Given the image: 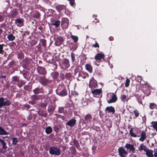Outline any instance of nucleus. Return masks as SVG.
<instances>
[{
	"mask_svg": "<svg viewBox=\"0 0 157 157\" xmlns=\"http://www.w3.org/2000/svg\"><path fill=\"white\" fill-rule=\"evenodd\" d=\"M49 152L50 154L59 155L60 154V151L59 148L54 147H50Z\"/></svg>",
	"mask_w": 157,
	"mask_h": 157,
	"instance_id": "obj_1",
	"label": "nucleus"
},
{
	"mask_svg": "<svg viewBox=\"0 0 157 157\" xmlns=\"http://www.w3.org/2000/svg\"><path fill=\"white\" fill-rule=\"evenodd\" d=\"M108 97L110 96L111 97V98L108 100L107 102L109 103H111L115 102L117 99V97L116 95H115L113 93H111L108 94H107Z\"/></svg>",
	"mask_w": 157,
	"mask_h": 157,
	"instance_id": "obj_2",
	"label": "nucleus"
},
{
	"mask_svg": "<svg viewBox=\"0 0 157 157\" xmlns=\"http://www.w3.org/2000/svg\"><path fill=\"white\" fill-rule=\"evenodd\" d=\"M10 104V102L8 100L4 101V99L2 98H0V108L2 107L3 106L9 105Z\"/></svg>",
	"mask_w": 157,
	"mask_h": 157,
	"instance_id": "obj_3",
	"label": "nucleus"
},
{
	"mask_svg": "<svg viewBox=\"0 0 157 157\" xmlns=\"http://www.w3.org/2000/svg\"><path fill=\"white\" fill-rule=\"evenodd\" d=\"M118 151L119 154L121 157H125L128 154L125 149L121 147L119 148Z\"/></svg>",
	"mask_w": 157,
	"mask_h": 157,
	"instance_id": "obj_4",
	"label": "nucleus"
},
{
	"mask_svg": "<svg viewBox=\"0 0 157 157\" xmlns=\"http://www.w3.org/2000/svg\"><path fill=\"white\" fill-rule=\"evenodd\" d=\"M92 120L91 116L89 114L86 115L85 117L84 123L86 124H90Z\"/></svg>",
	"mask_w": 157,
	"mask_h": 157,
	"instance_id": "obj_5",
	"label": "nucleus"
},
{
	"mask_svg": "<svg viewBox=\"0 0 157 157\" xmlns=\"http://www.w3.org/2000/svg\"><path fill=\"white\" fill-rule=\"evenodd\" d=\"M125 147L129 150V151L132 153L135 152V148L132 145L127 144L125 145Z\"/></svg>",
	"mask_w": 157,
	"mask_h": 157,
	"instance_id": "obj_6",
	"label": "nucleus"
},
{
	"mask_svg": "<svg viewBox=\"0 0 157 157\" xmlns=\"http://www.w3.org/2000/svg\"><path fill=\"white\" fill-rule=\"evenodd\" d=\"M68 20L67 18H64L63 19L62 22V27L66 29L68 26Z\"/></svg>",
	"mask_w": 157,
	"mask_h": 157,
	"instance_id": "obj_7",
	"label": "nucleus"
},
{
	"mask_svg": "<svg viewBox=\"0 0 157 157\" xmlns=\"http://www.w3.org/2000/svg\"><path fill=\"white\" fill-rule=\"evenodd\" d=\"M105 57L104 54L102 53H98L97 54L95 57V59L96 60H101V59H103Z\"/></svg>",
	"mask_w": 157,
	"mask_h": 157,
	"instance_id": "obj_8",
	"label": "nucleus"
},
{
	"mask_svg": "<svg viewBox=\"0 0 157 157\" xmlns=\"http://www.w3.org/2000/svg\"><path fill=\"white\" fill-rule=\"evenodd\" d=\"M105 110L108 113H114L115 111L114 108L112 106L107 107L105 109Z\"/></svg>",
	"mask_w": 157,
	"mask_h": 157,
	"instance_id": "obj_9",
	"label": "nucleus"
},
{
	"mask_svg": "<svg viewBox=\"0 0 157 157\" xmlns=\"http://www.w3.org/2000/svg\"><path fill=\"white\" fill-rule=\"evenodd\" d=\"M76 123V120L75 119H71L67 123V124L71 127L74 126Z\"/></svg>",
	"mask_w": 157,
	"mask_h": 157,
	"instance_id": "obj_10",
	"label": "nucleus"
},
{
	"mask_svg": "<svg viewBox=\"0 0 157 157\" xmlns=\"http://www.w3.org/2000/svg\"><path fill=\"white\" fill-rule=\"evenodd\" d=\"M146 138L145 132L144 131H142L141 133V136L139 139V140L141 142H143L146 139Z\"/></svg>",
	"mask_w": 157,
	"mask_h": 157,
	"instance_id": "obj_11",
	"label": "nucleus"
},
{
	"mask_svg": "<svg viewBox=\"0 0 157 157\" xmlns=\"http://www.w3.org/2000/svg\"><path fill=\"white\" fill-rule=\"evenodd\" d=\"M101 92V90L100 89H95L92 91V94L95 95L99 94Z\"/></svg>",
	"mask_w": 157,
	"mask_h": 157,
	"instance_id": "obj_12",
	"label": "nucleus"
},
{
	"mask_svg": "<svg viewBox=\"0 0 157 157\" xmlns=\"http://www.w3.org/2000/svg\"><path fill=\"white\" fill-rule=\"evenodd\" d=\"M147 149L146 147L143 144H141L138 147V150L140 151L144 150L145 151Z\"/></svg>",
	"mask_w": 157,
	"mask_h": 157,
	"instance_id": "obj_13",
	"label": "nucleus"
},
{
	"mask_svg": "<svg viewBox=\"0 0 157 157\" xmlns=\"http://www.w3.org/2000/svg\"><path fill=\"white\" fill-rule=\"evenodd\" d=\"M146 152V154L148 157H153L152 154V152L147 149L145 151Z\"/></svg>",
	"mask_w": 157,
	"mask_h": 157,
	"instance_id": "obj_14",
	"label": "nucleus"
},
{
	"mask_svg": "<svg viewBox=\"0 0 157 157\" xmlns=\"http://www.w3.org/2000/svg\"><path fill=\"white\" fill-rule=\"evenodd\" d=\"M90 86L91 88H94L97 86L96 82L95 81H91L90 82Z\"/></svg>",
	"mask_w": 157,
	"mask_h": 157,
	"instance_id": "obj_15",
	"label": "nucleus"
},
{
	"mask_svg": "<svg viewBox=\"0 0 157 157\" xmlns=\"http://www.w3.org/2000/svg\"><path fill=\"white\" fill-rule=\"evenodd\" d=\"M85 67L86 70L89 71L90 73L92 72V68L91 66L89 64H86L85 65Z\"/></svg>",
	"mask_w": 157,
	"mask_h": 157,
	"instance_id": "obj_16",
	"label": "nucleus"
},
{
	"mask_svg": "<svg viewBox=\"0 0 157 157\" xmlns=\"http://www.w3.org/2000/svg\"><path fill=\"white\" fill-rule=\"evenodd\" d=\"M38 72L41 74H44L46 73V71L43 67H40L38 70Z\"/></svg>",
	"mask_w": 157,
	"mask_h": 157,
	"instance_id": "obj_17",
	"label": "nucleus"
},
{
	"mask_svg": "<svg viewBox=\"0 0 157 157\" xmlns=\"http://www.w3.org/2000/svg\"><path fill=\"white\" fill-rule=\"evenodd\" d=\"M65 6L63 5H59L56 7L57 10L59 11H60L65 8Z\"/></svg>",
	"mask_w": 157,
	"mask_h": 157,
	"instance_id": "obj_18",
	"label": "nucleus"
},
{
	"mask_svg": "<svg viewBox=\"0 0 157 157\" xmlns=\"http://www.w3.org/2000/svg\"><path fill=\"white\" fill-rule=\"evenodd\" d=\"M8 133L4 129L0 127V135H7Z\"/></svg>",
	"mask_w": 157,
	"mask_h": 157,
	"instance_id": "obj_19",
	"label": "nucleus"
},
{
	"mask_svg": "<svg viewBox=\"0 0 157 157\" xmlns=\"http://www.w3.org/2000/svg\"><path fill=\"white\" fill-rule=\"evenodd\" d=\"M8 39L10 41L13 40L15 38V36L11 34L8 35L7 36Z\"/></svg>",
	"mask_w": 157,
	"mask_h": 157,
	"instance_id": "obj_20",
	"label": "nucleus"
},
{
	"mask_svg": "<svg viewBox=\"0 0 157 157\" xmlns=\"http://www.w3.org/2000/svg\"><path fill=\"white\" fill-rule=\"evenodd\" d=\"M63 64L64 65L65 68H67L68 67H69L68 60L67 59L64 60Z\"/></svg>",
	"mask_w": 157,
	"mask_h": 157,
	"instance_id": "obj_21",
	"label": "nucleus"
},
{
	"mask_svg": "<svg viewBox=\"0 0 157 157\" xmlns=\"http://www.w3.org/2000/svg\"><path fill=\"white\" fill-rule=\"evenodd\" d=\"M52 131L51 128L49 126L47 127L45 130L47 134H49L52 132Z\"/></svg>",
	"mask_w": 157,
	"mask_h": 157,
	"instance_id": "obj_22",
	"label": "nucleus"
},
{
	"mask_svg": "<svg viewBox=\"0 0 157 157\" xmlns=\"http://www.w3.org/2000/svg\"><path fill=\"white\" fill-rule=\"evenodd\" d=\"M40 82L42 84L45 85L47 83V81L44 77H43L41 78Z\"/></svg>",
	"mask_w": 157,
	"mask_h": 157,
	"instance_id": "obj_23",
	"label": "nucleus"
},
{
	"mask_svg": "<svg viewBox=\"0 0 157 157\" xmlns=\"http://www.w3.org/2000/svg\"><path fill=\"white\" fill-rule=\"evenodd\" d=\"M151 124L153 128L157 132V121H153L151 123Z\"/></svg>",
	"mask_w": 157,
	"mask_h": 157,
	"instance_id": "obj_24",
	"label": "nucleus"
},
{
	"mask_svg": "<svg viewBox=\"0 0 157 157\" xmlns=\"http://www.w3.org/2000/svg\"><path fill=\"white\" fill-rule=\"evenodd\" d=\"M16 23L17 25L19 26H21L22 25V23L21 20L20 19H18L16 20Z\"/></svg>",
	"mask_w": 157,
	"mask_h": 157,
	"instance_id": "obj_25",
	"label": "nucleus"
},
{
	"mask_svg": "<svg viewBox=\"0 0 157 157\" xmlns=\"http://www.w3.org/2000/svg\"><path fill=\"white\" fill-rule=\"evenodd\" d=\"M60 23V21H56L55 23L52 24V25L56 26L57 27L59 26Z\"/></svg>",
	"mask_w": 157,
	"mask_h": 157,
	"instance_id": "obj_26",
	"label": "nucleus"
},
{
	"mask_svg": "<svg viewBox=\"0 0 157 157\" xmlns=\"http://www.w3.org/2000/svg\"><path fill=\"white\" fill-rule=\"evenodd\" d=\"M71 37L74 40L75 42H77L78 40V38L77 36L71 35Z\"/></svg>",
	"mask_w": 157,
	"mask_h": 157,
	"instance_id": "obj_27",
	"label": "nucleus"
},
{
	"mask_svg": "<svg viewBox=\"0 0 157 157\" xmlns=\"http://www.w3.org/2000/svg\"><path fill=\"white\" fill-rule=\"evenodd\" d=\"M59 94L60 95L62 96L66 95L67 94V92L64 90L62 91Z\"/></svg>",
	"mask_w": 157,
	"mask_h": 157,
	"instance_id": "obj_28",
	"label": "nucleus"
},
{
	"mask_svg": "<svg viewBox=\"0 0 157 157\" xmlns=\"http://www.w3.org/2000/svg\"><path fill=\"white\" fill-rule=\"evenodd\" d=\"M12 139L13 140V144L14 145L16 144L18 141V139L16 138H13Z\"/></svg>",
	"mask_w": 157,
	"mask_h": 157,
	"instance_id": "obj_29",
	"label": "nucleus"
},
{
	"mask_svg": "<svg viewBox=\"0 0 157 157\" xmlns=\"http://www.w3.org/2000/svg\"><path fill=\"white\" fill-rule=\"evenodd\" d=\"M130 81L129 79L128 78H127L126 79L125 83V86L126 87H128L129 86V83Z\"/></svg>",
	"mask_w": 157,
	"mask_h": 157,
	"instance_id": "obj_30",
	"label": "nucleus"
},
{
	"mask_svg": "<svg viewBox=\"0 0 157 157\" xmlns=\"http://www.w3.org/2000/svg\"><path fill=\"white\" fill-rule=\"evenodd\" d=\"M130 134L132 136H133L134 137H136L137 136L133 132H132V129H131V130H130Z\"/></svg>",
	"mask_w": 157,
	"mask_h": 157,
	"instance_id": "obj_31",
	"label": "nucleus"
},
{
	"mask_svg": "<svg viewBox=\"0 0 157 157\" xmlns=\"http://www.w3.org/2000/svg\"><path fill=\"white\" fill-rule=\"evenodd\" d=\"M127 98L126 95H122L121 96V98L122 101H124Z\"/></svg>",
	"mask_w": 157,
	"mask_h": 157,
	"instance_id": "obj_32",
	"label": "nucleus"
},
{
	"mask_svg": "<svg viewBox=\"0 0 157 157\" xmlns=\"http://www.w3.org/2000/svg\"><path fill=\"white\" fill-rule=\"evenodd\" d=\"M134 113L135 114L136 117H137L139 116V113L138 111L136 110H135L134 111Z\"/></svg>",
	"mask_w": 157,
	"mask_h": 157,
	"instance_id": "obj_33",
	"label": "nucleus"
},
{
	"mask_svg": "<svg viewBox=\"0 0 157 157\" xmlns=\"http://www.w3.org/2000/svg\"><path fill=\"white\" fill-rule=\"evenodd\" d=\"M2 145H3L2 148L4 149H6L7 148V147L6 145V143L4 141L2 143Z\"/></svg>",
	"mask_w": 157,
	"mask_h": 157,
	"instance_id": "obj_34",
	"label": "nucleus"
},
{
	"mask_svg": "<svg viewBox=\"0 0 157 157\" xmlns=\"http://www.w3.org/2000/svg\"><path fill=\"white\" fill-rule=\"evenodd\" d=\"M156 106V105L154 103H151L150 104V108L151 109H153V107L154 106Z\"/></svg>",
	"mask_w": 157,
	"mask_h": 157,
	"instance_id": "obj_35",
	"label": "nucleus"
},
{
	"mask_svg": "<svg viewBox=\"0 0 157 157\" xmlns=\"http://www.w3.org/2000/svg\"><path fill=\"white\" fill-rule=\"evenodd\" d=\"M69 1L70 4L72 6L74 3L75 2L74 0H67Z\"/></svg>",
	"mask_w": 157,
	"mask_h": 157,
	"instance_id": "obj_36",
	"label": "nucleus"
},
{
	"mask_svg": "<svg viewBox=\"0 0 157 157\" xmlns=\"http://www.w3.org/2000/svg\"><path fill=\"white\" fill-rule=\"evenodd\" d=\"M93 46L95 48H99V45L98 43L97 42H96L95 44L93 45Z\"/></svg>",
	"mask_w": 157,
	"mask_h": 157,
	"instance_id": "obj_37",
	"label": "nucleus"
},
{
	"mask_svg": "<svg viewBox=\"0 0 157 157\" xmlns=\"http://www.w3.org/2000/svg\"><path fill=\"white\" fill-rule=\"evenodd\" d=\"M33 99L34 100H36L38 99L39 98L37 96H34L33 97Z\"/></svg>",
	"mask_w": 157,
	"mask_h": 157,
	"instance_id": "obj_38",
	"label": "nucleus"
},
{
	"mask_svg": "<svg viewBox=\"0 0 157 157\" xmlns=\"http://www.w3.org/2000/svg\"><path fill=\"white\" fill-rule=\"evenodd\" d=\"M3 52V46L0 45V53H2Z\"/></svg>",
	"mask_w": 157,
	"mask_h": 157,
	"instance_id": "obj_39",
	"label": "nucleus"
},
{
	"mask_svg": "<svg viewBox=\"0 0 157 157\" xmlns=\"http://www.w3.org/2000/svg\"><path fill=\"white\" fill-rule=\"evenodd\" d=\"M39 90L38 89H36L34 90L33 91L35 94H38L39 93L38 92Z\"/></svg>",
	"mask_w": 157,
	"mask_h": 157,
	"instance_id": "obj_40",
	"label": "nucleus"
},
{
	"mask_svg": "<svg viewBox=\"0 0 157 157\" xmlns=\"http://www.w3.org/2000/svg\"><path fill=\"white\" fill-rule=\"evenodd\" d=\"M153 157H157V149L154 152Z\"/></svg>",
	"mask_w": 157,
	"mask_h": 157,
	"instance_id": "obj_41",
	"label": "nucleus"
},
{
	"mask_svg": "<svg viewBox=\"0 0 157 157\" xmlns=\"http://www.w3.org/2000/svg\"><path fill=\"white\" fill-rule=\"evenodd\" d=\"M71 57L72 58V60L73 61H74L75 60V57H73V55H71Z\"/></svg>",
	"mask_w": 157,
	"mask_h": 157,
	"instance_id": "obj_42",
	"label": "nucleus"
},
{
	"mask_svg": "<svg viewBox=\"0 0 157 157\" xmlns=\"http://www.w3.org/2000/svg\"><path fill=\"white\" fill-rule=\"evenodd\" d=\"M4 141L3 140H2V139H0V142H1L2 143H2L4 142Z\"/></svg>",
	"mask_w": 157,
	"mask_h": 157,
	"instance_id": "obj_43",
	"label": "nucleus"
},
{
	"mask_svg": "<svg viewBox=\"0 0 157 157\" xmlns=\"http://www.w3.org/2000/svg\"><path fill=\"white\" fill-rule=\"evenodd\" d=\"M39 16V14L38 13H37V15L36 16V17L38 18Z\"/></svg>",
	"mask_w": 157,
	"mask_h": 157,
	"instance_id": "obj_44",
	"label": "nucleus"
},
{
	"mask_svg": "<svg viewBox=\"0 0 157 157\" xmlns=\"http://www.w3.org/2000/svg\"><path fill=\"white\" fill-rule=\"evenodd\" d=\"M2 30H1V29H0V34H1V33H2Z\"/></svg>",
	"mask_w": 157,
	"mask_h": 157,
	"instance_id": "obj_45",
	"label": "nucleus"
},
{
	"mask_svg": "<svg viewBox=\"0 0 157 157\" xmlns=\"http://www.w3.org/2000/svg\"><path fill=\"white\" fill-rule=\"evenodd\" d=\"M60 39L61 40V42L63 41V40H62V38H60Z\"/></svg>",
	"mask_w": 157,
	"mask_h": 157,
	"instance_id": "obj_46",
	"label": "nucleus"
},
{
	"mask_svg": "<svg viewBox=\"0 0 157 157\" xmlns=\"http://www.w3.org/2000/svg\"><path fill=\"white\" fill-rule=\"evenodd\" d=\"M56 73L57 74V75H58V74L57 73Z\"/></svg>",
	"mask_w": 157,
	"mask_h": 157,
	"instance_id": "obj_47",
	"label": "nucleus"
},
{
	"mask_svg": "<svg viewBox=\"0 0 157 157\" xmlns=\"http://www.w3.org/2000/svg\"><path fill=\"white\" fill-rule=\"evenodd\" d=\"M70 157H72V156H70Z\"/></svg>",
	"mask_w": 157,
	"mask_h": 157,
	"instance_id": "obj_48",
	"label": "nucleus"
},
{
	"mask_svg": "<svg viewBox=\"0 0 157 157\" xmlns=\"http://www.w3.org/2000/svg\"><path fill=\"white\" fill-rule=\"evenodd\" d=\"M135 157H136V156H135Z\"/></svg>",
	"mask_w": 157,
	"mask_h": 157,
	"instance_id": "obj_49",
	"label": "nucleus"
}]
</instances>
